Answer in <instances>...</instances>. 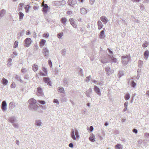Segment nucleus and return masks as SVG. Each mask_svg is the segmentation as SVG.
Returning a JSON list of instances; mask_svg holds the SVG:
<instances>
[{
	"label": "nucleus",
	"mask_w": 149,
	"mask_h": 149,
	"mask_svg": "<svg viewBox=\"0 0 149 149\" xmlns=\"http://www.w3.org/2000/svg\"><path fill=\"white\" fill-rule=\"evenodd\" d=\"M15 56L13 54H11V57L12 58H14Z\"/></svg>",
	"instance_id": "nucleus-57"
},
{
	"label": "nucleus",
	"mask_w": 149,
	"mask_h": 149,
	"mask_svg": "<svg viewBox=\"0 0 149 149\" xmlns=\"http://www.w3.org/2000/svg\"><path fill=\"white\" fill-rule=\"evenodd\" d=\"M43 51L46 55L49 52L48 49L46 48L43 49Z\"/></svg>",
	"instance_id": "nucleus-27"
},
{
	"label": "nucleus",
	"mask_w": 149,
	"mask_h": 149,
	"mask_svg": "<svg viewBox=\"0 0 149 149\" xmlns=\"http://www.w3.org/2000/svg\"><path fill=\"white\" fill-rule=\"evenodd\" d=\"M19 19H22L24 16V14L21 12L19 13Z\"/></svg>",
	"instance_id": "nucleus-21"
},
{
	"label": "nucleus",
	"mask_w": 149,
	"mask_h": 149,
	"mask_svg": "<svg viewBox=\"0 0 149 149\" xmlns=\"http://www.w3.org/2000/svg\"><path fill=\"white\" fill-rule=\"evenodd\" d=\"M13 125L15 127H17V125H16V124H13Z\"/></svg>",
	"instance_id": "nucleus-61"
},
{
	"label": "nucleus",
	"mask_w": 149,
	"mask_h": 149,
	"mask_svg": "<svg viewBox=\"0 0 149 149\" xmlns=\"http://www.w3.org/2000/svg\"><path fill=\"white\" fill-rule=\"evenodd\" d=\"M109 52L110 54L112 53V52L109 49Z\"/></svg>",
	"instance_id": "nucleus-62"
},
{
	"label": "nucleus",
	"mask_w": 149,
	"mask_h": 149,
	"mask_svg": "<svg viewBox=\"0 0 149 149\" xmlns=\"http://www.w3.org/2000/svg\"><path fill=\"white\" fill-rule=\"evenodd\" d=\"M136 85V83H135L134 82V81H132V86L134 87Z\"/></svg>",
	"instance_id": "nucleus-44"
},
{
	"label": "nucleus",
	"mask_w": 149,
	"mask_h": 149,
	"mask_svg": "<svg viewBox=\"0 0 149 149\" xmlns=\"http://www.w3.org/2000/svg\"><path fill=\"white\" fill-rule=\"evenodd\" d=\"M116 149H122L121 145L120 144H118L115 147Z\"/></svg>",
	"instance_id": "nucleus-18"
},
{
	"label": "nucleus",
	"mask_w": 149,
	"mask_h": 149,
	"mask_svg": "<svg viewBox=\"0 0 149 149\" xmlns=\"http://www.w3.org/2000/svg\"><path fill=\"white\" fill-rule=\"evenodd\" d=\"M110 70V69L109 68H106V70H108V71H109Z\"/></svg>",
	"instance_id": "nucleus-56"
},
{
	"label": "nucleus",
	"mask_w": 149,
	"mask_h": 149,
	"mask_svg": "<svg viewBox=\"0 0 149 149\" xmlns=\"http://www.w3.org/2000/svg\"><path fill=\"white\" fill-rule=\"evenodd\" d=\"M43 79L45 83H47V85L50 86L51 85V81L50 80V79L49 78L45 77L43 78Z\"/></svg>",
	"instance_id": "nucleus-5"
},
{
	"label": "nucleus",
	"mask_w": 149,
	"mask_h": 149,
	"mask_svg": "<svg viewBox=\"0 0 149 149\" xmlns=\"http://www.w3.org/2000/svg\"><path fill=\"white\" fill-rule=\"evenodd\" d=\"M46 42V40H45L41 39L39 43L40 47H42L43 46Z\"/></svg>",
	"instance_id": "nucleus-9"
},
{
	"label": "nucleus",
	"mask_w": 149,
	"mask_h": 149,
	"mask_svg": "<svg viewBox=\"0 0 149 149\" xmlns=\"http://www.w3.org/2000/svg\"><path fill=\"white\" fill-rule=\"evenodd\" d=\"M49 36L48 33H45L43 35V37L45 38H47Z\"/></svg>",
	"instance_id": "nucleus-28"
},
{
	"label": "nucleus",
	"mask_w": 149,
	"mask_h": 149,
	"mask_svg": "<svg viewBox=\"0 0 149 149\" xmlns=\"http://www.w3.org/2000/svg\"><path fill=\"white\" fill-rule=\"evenodd\" d=\"M38 102L40 104H44L45 103V102L44 101L38 100Z\"/></svg>",
	"instance_id": "nucleus-36"
},
{
	"label": "nucleus",
	"mask_w": 149,
	"mask_h": 149,
	"mask_svg": "<svg viewBox=\"0 0 149 149\" xmlns=\"http://www.w3.org/2000/svg\"><path fill=\"white\" fill-rule=\"evenodd\" d=\"M37 91L39 94H42V89L40 87H38L37 88Z\"/></svg>",
	"instance_id": "nucleus-17"
},
{
	"label": "nucleus",
	"mask_w": 149,
	"mask_h": 149,
	"mask_svg": "<svg viewBox=\"0 0 149 149\" xmlns=\"http://www.w3.org/2000/svg\"><path fill=\"white\" fill-rule=\"evenodd\" d=\"M29 8V6H26V7H25V9L26 13H28V12Z\"/></svg>",
	"instance_id": "nucleus-29"
},
{
	"label": "nucleus",
	"mask_w": 149,
	"mask_h": 149,
	"mask_svg": "<svg viewBox=\"0 0 149 149\" xmlns=\"http://www.w3.org/2000/svg\"><path fill=\"white\" fill-rule=\"evenodd\" d=\"M148 45V43L147 42H145L143 44L142 46L144 48H145L147 47Z\"/></svg>",
	"instance_id": "nucleus-26"
},
{
	"label": "nucleus",
	"mask_w": 149,
	"mask_h": 149,
	"mask_svg": "<svg viewBox=\"0 0 149 149\" xmlns=\"http://www.w3.org/2000/svg\"><path fill=\"white\" fill-rule=\"evenodd\" d=\"M130 97V95L128 93H127L125 95V100H128L129 99Z\"/></svg>",
	"instance_id": "nucleus-20"
},
{
	"label": "nucleus",
	"mask_w": 149,
	"mask_h": 149,
	"mask_svg": "<svg viewBox=\"0 0 149 149\" xmlns=\"http://www.w3.org/2000/svg\"><path fill=\"white\" fill-rule=\"evenodd\" d=\"M13 54L15 55V56L17 55V53L16 52H13Z\"/></svg>",
	"instance_id": "nucleus-58"
},
{
	"label": "nucleus",
	"mask_w": 149,
	"mask_h": 149,
	"mask_svg": "<svg viewBox=\"0 0 149 149\" xmlns=\"http://www.w3.org/2000/svg\"><path fill=\"white\" fill-rule=\"evenodd\" d=\"M146 93L147 95L149 96V90L146 91Z\"/></svg>",
	"instance_id": "nucleus-53"
},
{
	"label": "nucleus",
	"mask_w": 149,
	"mask_h": 149,
	"mask_svg": "<svg viewBox=\"0 0 149 149\" xmlns=\"http://www.w3.org/2000/svg\"><path fill=\"white\" fill-rule=\"evenodd\" d=\"M94 90L95 92L99 95H101V93L99 89L96 86H95L94 88Z\"/></svg>",
	"instance_id": "nucleus-10"
},
{
	"label": "nucleus",
	"mask_w": 149,
	"mask_h": 149,
	"mask_svg": "<svg viewBox=\"0 0 149 149\" xmlns=\"http://www.w3.org/2000/svg\"><path fill=\"white\" fill-rule=\"evenodd\" d=\"M19 5L20 6V7H22L23 5V4L22 3H20L19 4Z\"/></svg>",
	"instance_id": "nucleus-59"
},
{
	"label": "nucleus",
	"mask_w": 149,
	"mask_h": 149,
	"mask_svg": "<svg viewBox=\"0 0 149 149\" xmlns=\"http://www.w3.org/2000/svg\"><path fill=\"white\" fill-rule=\"evenodd\" d=\"M18 41H15L14 43L13 47L14 48H16L18 46Z\"/></svg>",
	"instance_id": "nucleus-24"
},
{
	"label": "nucleus",
	"mask_w": 149,
	"mask_h": 149,
	"mask_svg": "<svg viewBox=\"0 0 149 149\" xmlns=\"http://www.w3.org/2000/svg\"><path fill=\"white\" fill-rule=\"evenodd\" d=\"M80 12L82 14H84L87 13V11L85 8H82L80 9Z\"/></svg>",
	"instance_id": "nucleus-13"
},
{
	"label": "nucleus",
	"mask_w": 149,
	"mask_h": 149,
	"mask_svg": "<svg viewBox=\"0 0 149 149\" xmlns=\"http://www.w3.org/2000/svg\"><path fill=\"white\" fill-rule=\"evenodd\" d=\"M6 10L4 9H2L0 11V17H2L6 13Z\"/></svg>",
	"instance_id": "nucleus-12"
},
{
	"label": "nucleus",
	"mask_w": 149,
	"mask_h": 149,
	"mask_svg": "<svg viewBox=\"0 0 149 149\" xmlns=\"http://www.w3.org/2000/svg\"><path fill=\"white\" fill-rule=\"evenodd\" d=\"M98 28L100 30L102 27V22L100 21H98L97 22Z\"/></svg>",
	"instance_id": "nucleus-16"
},
{
	"label": "nucleus",
	"mask_w": 149,
	"mask_h": 149,
	"mask_svg": "<svg viewBox=\"0 0 149 149\" xmlns=\"http://www.w3.org/2000/svg\"><path fill=\"white\" fill-rule=\"evenodd\" d=\"M100 19H107V18L104 16H102L100 17Z\"/></svg>",
	"instance_id": "nucleus-55"
},
{
	"label": "nucleus",
	"mask_w": 149,
	"mask_h": 149,
	"mask_svg": "<svg viewBox=\"0 0 149 149\" xmlns=\"http://www.w3.org/2000/svg\"><path fill=\"white\" fill-rule=\"evenodd\" d=\"M38 107V106L37 105H36L35 106V107H34L33 108V109L34 110H36Z\"/></svg>",
	"instance_id": "nucleus-45"
},
{
	"label": "nucleus",
	"mask_w": 149,
	"mask_h": 149,
	"mask_svg": "<svg viewBox=\"0 0 149 149\" xmlns=\"http://www.w3.org/2000/svg\"><path fill=\"white\" fill-rule=\"evenodd\" d=\"M67 14L68 15H71L72 14V12L70 11L67 12Z\"/></svg>",
	"instance_id": "nucleus-43"
},
{
	"label": "nucleus",
	"mask_w": 149,
	"mask_h": 149,
	"mask_svg": "<svg viewBox=\"0 0 149 149\" xmlns=\"http://www.w3.org/2000/svg\"><path fill=\"white\" fill-rule=\"evenodd\" d=\"M40 76H45L47 75V74H44L42 72H40Z\"/></svg>",
	"instance_id": "nucleus-39"
},
{
	"label": "nucleus",
	"mask_w": 149,
	"mask_h": 149,
	"mask_svg": "<svg viewBox=\"0 0 149 149\" xmlns=\"http://www.w3.org/2000/svg\"><path fill=\"white\" fill-rule=\"evenodd\" d=\"M99 37L101 39L104 38L105 37L104 31V30L101 31L99 35Z\"/></svg>",
	"instance_id": "nucleus-8"
},
{
	"label": "nucleus",
	"mask_w": 149,
	"mask_h": 149,
	"mask_svg": "<svg viewBox=\"0 0 149 149\" xmlns=\"http://www.w3.org/2000/svg\"><path fill=\"white\" fill-rule=\"evenodd\" d=\"M32 69L34 72L37 71L38 69V66L36 64H34L32 66Z\"/></svg>",
	"instance_id": "nucleus-11"
},
{
	"label": "nucleus",
	"mask_w": 149,
	"mask_h": 149,
	"mask_svg": "<svg viewBox=\"0 0 149 149\" xmlns=\"http://www.w3.org/2000/svg\"><path fill=\"white\" fill-rule=\"evenodd\" d=\"M6 104L5 101H3L2 104L1 108L3 110L5 111L6 109Z\"/></svg>",
	"instance_id": "nucleus-7"
},
{
	"label": "nucleus",
	"mask_w": 149,
	"mask_h": 149,
	"mask_svg": "<svg viewBox=\"0 0 149 149\" xmlns=\"http://www.w3.org/2000/svg\"><path fill=\"white\" fill-rule=\"evenodd\" d=\"M25 42V46L28 47H29L31 43V40L29 38H27L24 40Z\"/></svg>",
	"instance_id": "nucleus-3"
},
{
	"label": "nucleus",
	"mask_w": 149,
	"mask_h": 149,
	"mask_svg": "<svg viewBox=\"0 0 149 149\" xmlns=\"http://www.w3.org/2000/svg\"><path fill=\"white\" fill-rule=\"evenodd\" d=\"M111 59L112 61L113 62H116L117 61V59L116 58H114L112 56L111 57Z\"/></svg>",
	"instance_id": "nucleus-31"
},
{
	"label": "nucleus",
	"mask_w": 149,
	"mask_h": 149,
	"mask_svg": "<svg viewBox=\"0 0 149 149\" xmlns=\"http://www.w3.org/2000/svg\"><path fill=\"white\" fill-rule=\"evenodd\" d=\"M59 91L61 93H64V89L63 88L61 87H59L58 88V89Z\"/></svg>",
	"instance_id": "nucleus-22"
},
{
	"label": "nucleus",
	"mask_w": 149,
	"mask_h": 149,
	"mask_svg": "<svg viewBox=\"0 0 149 149\" xmlns=\"http://www.w3.org/2000/svg\"><path fill=\"white\" fill-rule=\"evenodd\" d=\"M61 4L63 5L65 4L66 2L65 0H62L61 1H58Z\"/></svg>",
	"instance_id": "nucleus-25"
},
{
	"label": "nucleus",
	"mask_w": 149,
	"mask_h": 149,
	"mask_svg": "<svg viewBox=\"0 0 149 149\" xmlns=\"http://www.w3.org/2000/svg\"><path fill=\"white\" fill-rule=\"evenodd\" d=\"M149 55V52L148 50L146 51L144 54V55L146 59H147L148 58V56Z\"/></svg>",
	"instance_id": "nucleus-19"
},
{
	"label": "nucleus",
	"mask_w": 149,
	"mask_h": 149,
	"mask_svg": "<svg viewBox=\"0 0 149 149\" xmlns=\"http://www.w3.org/2000/svg\"><path fill=\"white\" fill-rule=\"evenodd\" d=\"M133 1H136L137 2H139L140 0H131Z\"/></svg>",
	"instance_id": "nucleus-54"
},
{
	"label": "nucleus",
	"mask_w": 149,
	"mask_h": 149,
	"mask_svg": "<svg viewBox=\"0 0 149 149\" xmlns=\"http://www.w3.org/2000/svg\"><path fill=\"white\" fill-rule=\"evenodd\" d=\"M95 137L94 135H92L90 136L89 138V139L90 141L91 142H93L95 141Z\"/></svg>",
	"instance_id": "nucleus-15"
},
{
	"label": "nucleus",
	"mask_w": 149,
	"mask_h": 149,
	"mask_svg": "<svg viewBox=\"0 0 149 149\" xmlns=\"http://www.w3.org/2000/svg\"><path fill=\"white\" fill-rule=\"evenodd\" d=\"M102 21L105 23H106L107 22V19H102Z\"/></svg>",
	"instance_id": "nucleus-47"
},
{
	"label": "nucleus",
	"mask_w": 149,
	"mask_h": 149,
	"mask_svg": "<svg viewBox=\"0 0 149 149\" xmlns=\"http://www.w3.org/2000/svg\"><path fill=\"white\" fill-rule=\"evenodd\" d=\"M31 33L29 31H26V34L27 35H29V34H30Z\"/></svg>",
	"instance_id": "nucleus-48"
},
{
	"label": "nucleus",
	"mask_w": 149,
	"mask_h": 149,
	"mask_svg": "<svg viewBox=\"0 0 149 149\" xmlns=\"http://www.w3.org/2000/svg\"><path fill=\"white\" fill-rule=\"evenodd\" d=\"M26 70L25 69H22V72H26Z\"/></svg>",
	"instance_id": "nucleus-51"
},
{
	"label": "nucleus",
	"mask_w": 149,
	"mask_h": 149,
	"mask_svg": "<svg viewBox=\"0 0 149 149\" xmlns=\"http://www.w3.org/2000/svg\"><path fill=\"white\" fill-rule=\"evenodd\" d=\"M53 102L54 103H56L58 104H59V102L58 101V100L56 99H54L53 100Z\"/></svg>",
	"instance_id": "nucleus-35"
},
{
	"label": "nucleus",
	"mask_w": 149,
	"mask_h": 149,
	"mask_svg": "<svg viewBox=\"0 0 149 149\" xmlns=\"http://www.w3.org/2000/svg\"><path fill=\"white\" fill-rule=\"evenodd\" d=\"M95 1V0H90V3L91 5H92L93 4Z\"/></svg>",
	"instance_id": "nucleus-40"
},
{
	"label": "nucleus",
	"mask_w": 149,
	"mask_h": 149,
	"mask_svg": "<svg viewBox=\"0 0 149 149\" xmlns=\"http://www.w3.org/2000/svg\"><path fill=\"white\" fill-rule=\"evenodd\" d=\"M77 3V2L76 0H68V5L72 6L76 4Z\"/></svg>",
	"instance_id": "nucleus-4"
},
{
	"label": "nucleus",
	"mask_w": 149,
	"mask_h": 149,
	"mask_svg": "<svg viewBox=\"0 0 149 149\" xmlns=\"http://www.w3.org/2000/svg\"><path fill=\"white\" fill-rule=\"evenodd\" d=\"M128 102H126L124 103V106L125 107V108H126V109H127V105L128 104Z\"/></svg>",
	"instance_id": "nucleus-38"
},
{
	"label": "nucleus",
	"mask_w": 149,
	"mask_h": 149,
	"mask_svg": "<svg viewBox=\"0 0 149 149\" xmlns=\"http://www.w3.org/2000/svg\"><path fill=\"white\" fill-rule=\"evenodd\" d=\"M28 102L30 104L33 105L36 103V101L33 98H31L28 100Z\"/></svg>",
	"instance_id": "nucleus-6"
},
{
	"label": "nucleus",
	"mask_w": 149,
	"mask_h": 149,
	"mask_svg": "<svg viewBox=\"0 0 149 149\" xmlns=\"http://www.w3.org/2000/svg\"><path fill=\"white\" fill-rule=\"evenodd\" d=\"M36 123L37 125L40 126L41 125V123L40 121L38 120L36 121Z\"/></svg>",
	"instance_id": "nucleus-32"
},
{
	"label": "nucleus",
	"mask_w": 149,
	"mask_h": 149,
	"mask_svg": "<svg viewBox=\"0 0 149 149\" xmlns=\"http://www.w3.org/2000/svg\"><path fill=\"white\" fill-rule=\"evenodd\" d=\"M43 1V2L42 3V5L43 7L42 11L44 13H46L48 11L50 8L47 6V4H44V1Z\"/></svg>",
	"instance_id": "nucleus-2"
},
{
	"label": "nucleus",
	"mask_w": 149,
	"mask_h": 149,
	"mask_svg": "<svg viewBox=\"0 0 149 149\" xmlns=\"http://www.w3.org/2000/svg\"><path fill=\"white\" fill-rule=\"evenodd\" d=\"M42 70L46 74H47V72L46 69L45 68H43Z\"/></svg>",
	"instance_id": "nucleus-34"
},
{
	"label": "nucleus",
	"mask_w": 149,
	"mask_h": 149,
	"mask_svg": "<svg viewBox=\"0 0 149 149\" xmlns=\"http://www.w3.org/2000/svg\"><path fill=\"white\" fill-rule=\"evenodd\" d=\"M63 35V32H61V33L58 34L57 35V36L58 38H61Z\"/></svg>",
	"instance_id": "nucleus-23"
},
{
	"label": "nucleus",
	"mask_w": 149,
	"mask_h": 149,
	"mask_svg": "<svg viewBox=\"0 0 149 149\" xmlns=\"http://www.w3.org/2000/svg\"><path fill=\"white\" fill-rule=\"evenodd\" d=\"M69 146L70 147L72 148L73 147V145L72 143H70L69 145Z\"/></svg>",
	"instance_id": "nucleus-46"
},
{
	"label": "nucleus",
	"mask_w": 149,
	"mask_h": 149,
	"mask_svg": "<svg viewBox=\"0 0 149 149\" xmlns=\"http://www.w3.org/2000/svg\"><path fill=\"white\" fill-rule=\"evenodd\" d=\"M61 21L63 23V22H65L66 21V19H62Z\"/></svg>",
	"instance_id": "nucleus-52"
},
{
	"label": "nucleus",
	"mask_w": 149,
	"mask_h": 149,
	"mask_svg": "<svg viewBox=\"0 0 149 149\" xmlns=\"http://www.w3.org/2000/svg\"><path fill=\"white\" fill-rule=\"evenodd\" d=\"M93 130V126H91L90 127V130L91 132H92Z\"/></svg>",
	"instance_id": "nucleus-50"
},
{
	"label": "nucleus",
	"mask_w": 149,
	"mask_h": 149,
	"mask_svg": "<svg viewBox=\"0 0 149 149\" xmlns=\"http://www.w3.org/2000/svg\"><path fill=\"white\" fill-rule=\"evenodd\" d=\"M73 19H71V20H70V22H71L72 25L73 27H76V26L74 24V23H73V22L72 23V22L73 21Z\"/></svg>",
	"instance_id": "nucleus-33"
},
{
	"label": "nucleus",
	"mask_w": 149,
	"mask_h": 149,
	"mask_svg": "<svg viewBox=\"0 0 149 149\" xmlns=\"http://www.w3.org/2000/svg\"><path fill=\"white\" fill-rule=\"evenodd\" d=\"M12 61V59L11 58H10L9 59H8V61L9 62H11Z\"/></svg>",
	"instance_id": "nucleus-60"
},
{
	"label": "nucleus",
	"mask_w": 149,
	"mask_h": 149,
	"mask_svg": "<svg viewBox=\"0 0 149 149\" xmlns=\"http://www.w3.org/2000/svg\"><path fill=\"white\" fill-rule=\"evenodd\" d=\"M90 79H91L90 76H89L88 77H86V81L88 82L90 80Z\"/></svg>",
	"instance_id": "nucleus-37"
},
{
	"label": "nucleus",
	"mask_w": 149,
	"mask_h": 149,
	"mask_svg": "<svg viewBox=\"0 0 149 149\" xmlns=\"http://www.w3.org/2000/svg\"><path fill=\"white\" fill-rule=\"evenodd\" d=\"M48 63L49 65H50V66L51 67L52 66V63L50 60H49L48 61Z\"/></svg>",
	"instance_id": "nucleus-42"
},
{
	"label": "nucleus",
	"mask_w": 149,
	"mask_h": 149,
	"mask_svg": "<svg viewBox=\"0 0 149 149\" xmlns=\"http://www.w3.org/2000/svg\"><path fill=\"white\" fill-rule=\"evenodd\" d=\"M16 86V85L14 83V82H13L11 85L10 87L11 88H14Z\"/></svg>",
	"instance_id": "nucleus-30"
},
{
	"label": "nucleus",
	"mask_w": 149,
	"mask_h": 149,
	"mask_svg": "<svg viewBox=\"0 0 149 149\" xmlns=\"http://www.w3.org/2000/svg\"><path fill=\"white\" fill-rule=\"evenodd\" d=\"M105 125L106 126H107L108 125V124L107 123H106L105 124Z\"/></svg>",
	"instance_id": "nucleus-64"
},
{
	"label": "nucleus",
	"mask_w": 149,
	"mask_h": 149,
	"mask_svg": "<svg viewBox=\"0 0 149 149\" xmlns=\"http://www.w3.org/2000/svg\"><path fill=\"white\" fill-rule=\"evenodd\" d=\"M71 137L74 140H76V138L78 139L79 138L78 132L77 130H76L75 131L73 130L71 132Z\"/></svg>",
	"instance_id": "nucleus-1"
},
{
	"label": "nucleus",
	"mask_w": 149,
	"mask_h": 149,
	"mask_svg": "<svg viewBox=\"0 0 149 149\" xmlns=\"http://www.w3.org/2000/svg\"><path fill=\"white\" fill-rule=\"evenodd\" d=\"M141 9H142H142H143L144 8V7L142 6H141Z\"/></svg>",
	"instance_id": "nucleus-63"
},
{
	"label": "nucleus",
	"mask_w": 149,
	"mask_h": 149,
	"mask_svg": "<svg viewBox=\"0 0 149 149\" xmlns=\"http://www.w3.org/2000/svg\"><path fill=\"white\" fill-rule=\"evenodd\" d=\"M39 7L37 6H34L33 7V8L35 10H37L38 9Z\"/></svg>",
	"instance_id": "nucleus-41"
},
{
	"label": "nucleus",
	"mask_w": 149,
	"mask_h": 149,
	"mask_svg": "<svg viewBox=\"0 0 149 149\" xmlns=\"http://www.w3.org/2000/svg\"><path fill=\"white\" fill-rule=\"evenodd\" d=\"M1 82L4 85H6L8 83V81L7 80L4 78H3L2 79Z\"/></svg>",
	"instance_id": "nucleus-14"
},
{
	"label": "nucleus",
	"mask_w": 149,
	"mask_h": 149,
	"mask_svg": "<svg viewBox=\"0 0 149 149\" xmlns=\"http://www.w3.org/2000/svg\"><path fill=\"white\" fill-rule=\"evenodd\" d=\"M133 131L135 132L136 134L137 133V130L136 129H134L133 130Z\"/></svg>",
	"instance_id": "nucleus-49"
}]
</instances>
